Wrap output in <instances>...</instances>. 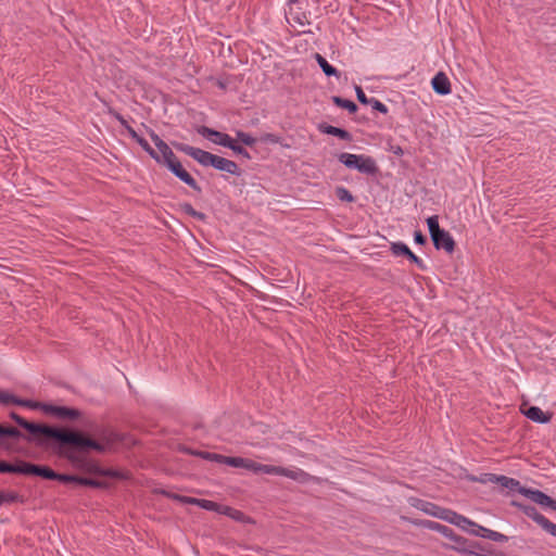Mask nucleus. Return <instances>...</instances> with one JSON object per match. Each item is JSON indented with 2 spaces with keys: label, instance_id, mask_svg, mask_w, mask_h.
I'll use <instances>...</instances> for the list:
<instances>
[{
  "label": "nucleus",
  "instance_id": "30",
  "mask_svg": "<svg viewBox=\"0 0 556 556\" xmlns=\"http://www.w3.org/2000/svg\"><path fill=\"white\" fill-rule=\"evenodd\" d=\"M462 518H463V515H459L456 511L451 510L448 508H444L442 517L440 519L458 527Z\"/></svg>",
  "mask_w": 556,
  "mask_h": 556
},
{
  "label": "nucleus",
  "instance_id": "29",
  "mask_svg": "<svg viewBox=\"0 0 556 556\" xmlns=\"http://www.w3.org/2000/svg\"><path fill=\"white\" fill-rule=\"evenodd\" d=\"M212 141L228 149L235 142V140L228 134L220 132L218 130H216V135H214Z\"/></svg>",
  "mask_w": 556,
  "mask_h": 556
},
{
  "label": "nucleus",
  "instance_id": "46",
  "mask_svg": "<svg viewBox=\"0 0 556 556\" xmlns=\"http://www.w3.org/2000/svg\"><path fill=\"white\" fill-rule=\"evenodd\" d=\"M229 149L232 150L236 154L241 155L244 159H248V160L251 159V155L248 152V150L245 148H243L242 146L238 144L236 141L231 144V147Z\"/></svg>",
  "mask_w": 556,
  "mask_h": 556
},
{
  "label": "nucleus",
  "instance_id": "19",
  "mask_svg": "<svg viewBox=\"0 0 556 556\" xmlns=\"http://www.w3.org/2000/svg\"><path fill=\"white\" fill-rule=\"evenodd\" d=\"M470 534L476 535V536H481V538H484V539H489L491 541L500 542V543L508 541V536L507 535H505L503 533H500V532H496V531H493V530H490V529L484 528V527H482L480 525L477 526V529H472L470 531Z\"/></svg>",
  "mask_w": 556,
  "mask_h": 556
},
{
  "label": "nucleus",
  "instance_id": "49",
  "mask_svg": "<svg viewBox=\"0 0 556 556\" xmlns=\"http://www.w3.org/2000/svg\"><path fill=\"white\" fill-rule=\"evenodd\" d=\"M244 464L245 465H243L242 468L251 470L255 473L260 472V470L257 469L260 467V463H256L250 458H244Z\"/></svg>",
  "mask_w": 556,
  "mask_h": 556
},
{
  "label": "nucleus",
  "instance_id": "42",
  "mask_svg": "<svg viewBox=\"0 0 556 556\" xmlns=\"http://www.w3.org/2000/svg\"><path fill=\"white\" fill-rule=\"evenodd\" d=\"M236 135L237 139L245 146L252 147L256 142V139L254 137L242 130H238Z\"/></svg>",
  "mask_w": 556,
  "mask_h": 556
},
{
  "label": "nucleus",
  "instance_id": "52",
  "mask_svg": "<svg viewBox=\"0 0 556 556\" xmlns=\"http://www.w3.org/2000/svg\"><path fill=\"white\" fill-rule=\"evenodd\" d=\"M179 207H180V210H181L185 214H187V215H189V216L191 215V213H192V212H194L193 206H192L190 203H187V202L179 204Z\"/></svg>",
  "mask_w": 556,
  "mask_h": 556
},
{
  "label": "nucleus",
  "instance_id": "5",
  "mask_svg": "<svg viewBox=\"0 0 556 556\" xmlns=\"http://www.w3.org/2000/svg\"><path fill=\"white\" fill-rule=\"evenodd\" d=\"M307 0H290L286 13L287 21L291 26L299 25L304 27L309 25V12L307 11Z\"/></svg>",
  "mask_w": 556,
  "mask_h": 556
},
{
  "label": "nucleus",
  "instance_id": "23",
  "mask_svg": "<svg viewBox=\"0 0 556 556\" xmlns=\"http://www.w3.org/2000/svg\"><path fill=\"white\" fill-rule=\"evenodd\" d=\"M495 483L501 485L503 489H508L510 491H518L520 488H523L520 482L514 478H509L506 476H498L495 478Z\"/></svg>",
  "mask_w": 556,
  "mask_h": 556
},
{
  "label": "nucleus",
  "instance_id": "12",
  "mask_svg": "<svg viewBox=\"0 0 556 556\" xmlns=\"http://www.w3.org/2000/svg\"><path fill=\"white\" fill-rule=\"evenodd\" d=\"M408 503L416 509H419L425 514L433 516L439 519L442 517L444 510V507H441L434 503L427 502L418 497H409Z\"/></svg>",
  "mask_w": 556,
  "mask_h": 556
},
{
  "label": "nucleus",
  "instance_id": "43",
  "mask_svg": "<svg viewBox=\"0 0 556 556\" xmlns=\"http://www.w3.org/2000/svg\"><path fill=\"white\" fill-rule=\"evenodd\" d=\"M108 114H110L112 117H114L115 119H117L121 125L128 131V127H131L128 122L123 117L122 114H119L116 110H114L113 108L109 106L108 108Z\"/></svg>",
  "mask_w": 556,
  "mask_h": 556
},
{
  "label": "nucleus",
  "instance_id": "56",
  "mask_svg": "<svg viewBox=\"0 0 556 556\" xmlns=\"http://www.w3.org/2000/svg\"><path fill=\"white\" fill-rule=\"evenodd\" d=\"M150 137H151V140L154 142V144L156 146L159 142H162V138L155 134L153 130L150 131Z\"/></svg>",
  "mask_w": 556,
  "mask_h": 556
},
{
  "label": "nucleus",
  "instance_id": "4",
  "mask_svg": "<svg viewBox=\"0 0 556 556\" xmlns=\"http://www.w3.org/2000/svg\"><path fill=\"white\" fill-rule=\"evenodd\" d=\"M433 531H437L441 533L443 536L450 539L454 543L452 548L459 553L469 555L476 554V548L483 551L479 542L469 541L468 539L455 533V531L452 528L444 526L442 523L437 522Z\"/></svg>",
  "mask_w": 556,
  "mask_h": 556
},
{
  "label": "nucleus",
  "instance_id": "34",
  "mask_svg": "<svg viewBox=\"0 0 556 556\" xmlns=\"http://www.w3.org/2000/svg\"><path fill=\"white\" fill-rule=\"evenodd\" d=\"M334 193L337 198L342 202L352 203L356 200L355 197L346 188L341 186L336 188Z\"/></svg>",
  "mask_w": 556,
  "mask_h": 556
},
{
  "label": "nucleus",
  "instance_id": "58",
  "mask_svg": "<svg viewBox=\"0 0 556 556\" xmlns=\"http://www.w3.org/2000/svg\"><path fill=\"white\" fill-rule=\"evenodd\" d=\"M545 531L551 533L553 536H556V523H553L551 521L549 525L547 526V528L545 529Z\"/></svg>",
  "mask_w": 556,
  "mask_h": 556
},
{
  "label": "nucleus",
  "instance_id": "48",
  "mask_svg": "<svg viewBox=\"0 0 556 556\" xmlns=\"http://www.w3.org/2000/svg\"><path fill=\"white\" fill-rule=\"evenodd\" d=\"M355 92H356V98H357L358 102L364 105H368V101L370 98H368L365 94V92L361 86H355Z\"/></svg>",
  "mask_w": 556,
  "mask_h": 556
},
{
  "label": "nucleus",
  "instance_id": "25",
  "mask_svg": "<svg viewBox=\"0 0 556 556\" xmlns=\"http://www.w3.org/2000/svg\"><path fill=\"white\" fill-rule=\"evenodd\" d=\"M219 514L228 516L231 519H233L236 521H240V522H244L248 519L247 515L243 511H241L239 509H236V508H232V507L227 506V505H222L220 506Z\"/></svg>",
  "mask_w": 556,
  "mask_h": 556
},
{
  "label": "nucleus",
  "instance_id": "17",
  "mask_svg": "<svg viewBox=\"0 0 556 556\" xmlns=\"http://www.w3.org/2000/svg\"><path fill=\"white\" fill-rule=\"evenodd\" d=\"M257 469L260 470L261 473L283 476V477L291 478L294 480L298 479V476L300 473H303L302 471L298 472V471H293V470H290L285 467L264 465V464H260V467Z\"/></svg>",
  "mask_w": 556,
  "mask_h": 556
},
{
  "label": "nucleus",
  "instance_id": "2",
  "mask_svg": "<svg viewBox=\"0 0 556 556\" xmlns=\"http://www.w3.org/2000/svg\"><path fill=\"white\" fill-rule=\"evenodd\" d=\"M155 147L159 150V152L155 151L157 160L154 161L156 163L166 166L173 175H175L178 179H180L195 192H202V188L199 186L197 180L184 168L180 161L164 140L159 142Z\"/></svg>",
  "mask_w": 556,
  "mask_h": 556
},
{
  "label": "nucleus",
  "instance_id": "10",
  "mask_svg": "<svg viewBox=\"0 0 556 556\" xmlns=\"http://www.w3.org/2000/svg\"><path fill=\"white\" fill-rule=\"evenodd\" d=\"M24 467L25 476H36L46 480H55V477H58V472L47 465H39L30 462H25Z\"/></svg>",
  "mask_w": 556,
  "mask_h": 556
},
{
  "label": "nucleus",
  "instance_id": "47",
  "mask_svg": "<svg viewBox=\"0 0 556 556\" xmlns=\"http://www.w3.org/2000/svg\"><path fill=\"white\" fill-rule=\"evenodd\" d=\"M197 132L205 138H208V139H213L214 135H216V130L215 129H212L210 127H206V126H199L197 128Z\"/></svg>",
  "mask_w": 556,
  "mask_h": 556
},
{
  "label": "nucleus",
  "instance_id": "16",
  "mask_svg": "<svg viewBox=\"0 0 556 556\" xmlns=\"http://www.w3.org/2000/svg\"><path fill=\"white\" fill-rule=\"evenodd\" d=\"M431 86L434 92L440 96H446L452 91L450 79L443 72H439L434 75L431 80Z\"/></svg>",
  "mask_w": 556,
  "mask_h": 556
},
{
  "label": "nucleus",
  "instance_id": "18",
  "mask_svg": "<svg viewBox=\"0 0 556 556\" xmlns=\"http://www.w3.org/2000/svg\"><path fill=\"white\" fill-rule=\"evenodd\" d=\"M317 128L320 132L338 137L341 140L349 141V142H351L353 140V136L346 129L336 127V126L329 125L327 123L318 124Z\"/></svg>",
  "mask_w": 556,
  "mask_h": 556
},
{
  "label": "nucleus",
  "instance_id": "33",
  "mask_svg": "<svg viewBox=\"0 0 556 556\" xmlns=\"http://www.w3.org/2000/svg\"><path fill=\"white\" fill-rule=\"evenodd\" d=\"M84 486L108 490L111 488V483L105 480H99V479H92V478L86 477Z\"/></svg>",
  "mask_w": 556,
  "mask_h": 556
},
{
  "label": "nucleus",
  "instance_id": "31",
  "mask_svg": "<svg viewBox=\"0 0 556 556\" xmlns=\"http://www.w3.org/2000/svg\"><path fill=\"white\" fill-rule=\"evenodd\" d=\"M22 431L12 426H4L0 424V439L3 438H20Z\"/></svg>",
  "mask_w": 556,
  "mask_h": 556
},
{
  "label": "nucleus",
  "instance_id": "21",
  "mask_svg": "<svg viewBox=\"0 0 556 556\" xmlns=\"http://www.w3.org/2000/svg\"><path fill=\"white\" fill-rule=\"evenodd\" d=\"M128 134L153 160H157L155 150L143 137L139 136L132 127H128Z\"/></svg>",
  "mask_w": 556,
  "mask_h": 556
},
{
  "label": "nucleus",
  "instance_id": "57",
  "mask_svg": "<svg viewBox=\"0 0 556 556\" xmlns=\"http://www.w3.org/2000/svg\"><path fill=\"white\" fill-rule=\"evenodd\" d=\"M391 151L399 156H402L404 154V150L400 146H392Z\"/></svg>",
  "mask_w": 556,
  "mask_h": 556
},
{
  "label": "nucleus",
  "instance_id": "40",
  "mask_svg": "<svg viewBox=\"0 0 556 556\" xmlns=\"http://www.w3.org/2000/svg\"><path fill=\"white\" fill-rule=\"evenodd\" d=\"M18 396L9 393L8 391H0V404L3 405H17Z\"/></svg>",
  "mask_w": 556,
  "mask_h": 556
},
{
  "label": "nucleus",
  "instance_id": "54",
  "mask_svg": "<svg viewBox=\"0 0 556 556\" xmlns=\"http://www.w3.org/2000/svg\"><path fill=\"white\" fill-rule=\"evenodd\" d=\"M85 479H86V477L71 475V483H76L78 485H85Z\"/></svg>",
  "mask_w": 556,
  "mask_h": 556
},
{
  "label": "nucleus",
  "instance_id": "15",
  "mask_svg": "<svg viewBox=\"0 0 556 556\" xmlns=\"http://www.w3.org/2000/svg\"><path fill=\"white\" fill-rule=\"evenodd\" d=\"M525 405H521L520 410L521 413L530 420L538 422V424H547L552 419L551 413H544L540 407L538 406H529L528 408L523 407Z\"/></svg>",
  "mask_w": 556,
  "mask_h": 556
},
{
  "label": "nucleus",
  "instance_id": "6",
  "mask_svg": "<svg viewBox=\"0 0 556 556\" xmlns=\"http://www.w3.org/2000/svg\"><path fill=\"white\" fill-rule=\"evenodd\" d=\"M175 149L191 156L203 166H212L215 154L182 142H173Z\"/></svg>",
  "mask_w": 556,
  "mask_h": 556
},
{
  "label": "nucleus",
  "instance_id": "50",
  "mask_svg": "<svg viewBox=\"0 0 556 556\" xmlns=\"http://www.w3.org/2000/svg\"><path fill=\"white\" fill-rule=\"evenodd\" d=\"M10 418L15 422L21 428H23V426L27 422V419H25L24 417L20 416L17 413L15 412H11L10 413Z\"/></svg>",
  "mask_w": 556,
  "mask_h": 556
},
{
  "label": "nucleus",
  "instance_id": "38",
  "mask_svg": "<svg viewBox=\"0 0 556 556\" xmlns=\"http://www.w3.org/2000/svg\"><path fill=\"white\" fill-rule=\"evenodd\" d=\"M163 494H166L168 497H172L174 500H177L184 504H190V505H197V506H200V500L201 498H197V497H190V496H184V495H178V494H169L167 492H162Z\"/></svg>",
  "mask_w": 556,
  "mask_h": 556
},
{
  "label": "nucleus",
  "instance_id": "45",
  "mask_svg": "<svg viewBox=\"0 0 556 556\" xmlns=\"http://www.w3.org/2000/svg\"><path fill=\"white\" fill-rule=\"evenodd\" d=\"M478 523L463 516L458 528L470 533L472 529H477Z\"/></svg>",
  "mask_w": 556,
  "mask_h": 556
},
{
  "label": "nucleus",
  "instance_id": "14",
  "mask_svg": "<svg viewBox=\"0 0 556 556\" xmlns=\"http://www.w3.org/2000/svg\"><path fill=\"white\" fill-rule=\"evenodd\" d=\"M212 167H214L217 170L226 172L235 176H240L242 173V170L240 169L236 162L216 154L213 159Z\"/></svg>",
  "mask_w": 556,
  "mask_h": 556
},
{
  "label": "nucleus",
  "instance_id": "8",
  "mask_svg": "<svg viewBox=\"0 0 556 556\" xmlns=\"http://www.w3.org/2000/svg\"><path fill=\"white\" fill-rule=\"evenodd\" d=\"M390 251L394 256H403L407 258L410 263L415 264L420 270L427 269V266L424 263V261L420 257H418L415 253H413L408 245L405 244L404 242H392L390 245Z\"/></svg>",
  "mask_w": 556,
  "mask_h": 556
},
{
  "label": "nucleus",
  "instance_id": "27",
  "mask_svg": "<svg viewBox=\"0 0 556 556\" xmlns=\"http://www.w3.org/2000/svg\"><path fill=\"white\" fill-rule=\"evenodd\" d=\"M182 451L187 454L198 456V457L206 459V460L215 462L218 464L220 462L222 454L211 453V452H206V451H194V450H191L188 447L184 448Z\"/></svg>",
  "mask_w": 556,
  "mask_h": 556
},
{
  "label": "nucleus",
  "instance_id": "1",
  "mask_svg": "<svg viewBox=\"0 0 556 556\" xmlns=\"http://www.w3.org/2000/svg\"><path fill=\"white\" fill-rule=\"evenodd\" d=\"M81 425L92 431L93 435L77 428L27 420L22 428L27 434L22 433L18 439H24L38 446L51 447L59 457L66 459L79 471L115 480H127L129 476L126 471L103 468L98 462L88 457L91 451L105 453L112 444L119 441V435L108 428L98 426L94 421L84 420Z\"/></svg>",
  "mask_w": 556,
  "mask_h": 556
},
{
  "label": "nucleus",
  "instance_id": "35",
  "mask_svg": "<svg viewBox=\"0 0 556 556\" xmlns=\"http://www.w3.org/2000/svg\"><path fill=\"white\" fill-rule=\"evenodd\" d=\"M496 477H497V475H495V473L485 472V473H481L479 477L470 476V477H468V479H469V481H472V482H480V483L486 484V483H495Z\"/></svg>",
  "mask_w": 556,
  "mask_h": 556
},
{
  "label": "nucleus",
  "instance_id": "13",
  "mask_svg": "<svg viewBox=\"0 0 556 556\" xmlns=\"http://www.w3.org/2000/svg\"><path fill=\"white\" fill-rule=\"evenodd\" d=\"M431 240L437 250H444L448 254H452L455 251L456 242L451 233L445 229L433 236Z\"/></svg>",
  "mask_w": 556,
  "mask_h": 556
},
{
  "label": "nucleus",
  "instance_id": "28",
  "mask_svg": "<svg viewBox=\"0 0 556 556\" xmlns=\"http://www.w3.org/2000/svg\"><path fill=\"white\" fill-rule=\"evenodd\" d=\"M48 404L49 403L38 402V401H34V400H28V399H21V397H18V402H17L18 406L27 407L30 409H38V410H41L43 414H47Z\"/></svg>",
  "mask_w": 556,
  "mask_h": 556
},
{
  "label": "nucleus",
  "instance_id": "39",
  "mask_svg": "<svg viewBox=\"0 0 556 556\" xmlns=\"http://www.w3.org/2000/svg\"><path fill=\"white\" fill-rule=\"evenodd\" d=\"M406 520L408 522H410L412 525L416 526V527H421V528L429 529V530H432V531H433L434 526L437 523V521L427 520V519L406 518Z\"/></svg>",
  "mask_w": 556,
  "mask_h": 556
},
{
  "label": "nucleus",
  "instance_id": "26",
  "mask_svg": "<svg viewBox=\"0 0 556 556\" xmlns=\"http://www.w3.org/2000/svg\"><path fill=\"white\" fill-rule=\"evenodd\" d=\"M331 100L336 106L344 109L351 114L356 113L358 110V106L352 100H348L339 96L331 97Z\"/></svg>",
  "mask_w": 556,
  "mask_h": 556
},
{
  "label": "nucleus",
  "instance_id": "7",
  "mask_svg": "<svg viewBox=\"0 0 556 556\" xmlns=\"http://www.w3.org/2000/svg\"><path fill=\"white\" fill-rule=\"evenodd\" d=\"M48 416L62 421H75L83 418V412L75 407L60 406L49 403L47 408Z\"/></svg>",
  "mask_w": 556,
  "mask_h": 556
},
{
  "label": "nucleus",
  "instance_id": "53",
  "mask_svg": "<svg viewBox=\"0 0 556 556\" xmlns=\"http://www.w3.org/2000/svg\"><path fill=\"white\" fill-rule=\"evenodd\" d=\"M55 481H59L62 483H71V475L58 472V477H55Z\"/></svg>",
  "mask_w": 556,
  "mask_h": 556
},
{
  "label": "nucleus",
  "instance_id": "55",
  "mask_svg": "<svg viewBox=\"0 0 556 556\" xmlns=\"http://www.w3.org/2000/svg\"><path fill=\"white\" fill-rule=\"evenodd\" d=\"M191 217L198 219V220H201V222H205L207 216L205 213H202V212H199V211H195L191 213L190 215Z\"/></svg>",
  "mask_w": 556,
  "mask_h": 556
},
{
  "label": "nucleus",
  "instance_id": "32",
  "mask_svg": "<svg viewBox=\"0 0 556 556\" xmlns=\"http://www.w3.org/2000/svg\"><path fill=\"white\" fill-rule=\"evenodd\" d=\"M219 464H225V465H228V466L235 467V468H242V466L245 465L243 457L225 456V455L220 456Z\"/></svg>",
  "mask_w": 556,
  "mask_h": 556
},
{
  "label": "nucleus",
  "instance_id": "22",
  "mask_svg": "<svg viewBox=\"0 0 556 556\" xmlns=\"http://www.w3.org/2000/svg\"><path fill=\"white\" fill-rule=\"evenodd\" d=\"M315 60L326 76H328V77L334 76L338 78L340 77V75H341L340 72L334 66L329 64L328 61L321 54L316 53Z\"/></svg>",
  "mask_w": 556,
  "mask_h": 556
},
{
  "label": "nucleus",
  "instance_id": "24",
  "mask_svg": "<svg viewBox=\"0 0 556 556\" xmlns=\"http://www.w3.org/2000/svg\"><path fill=\"white\" fill-rule=\"evenodd\" d=\"M24 502V497L20 495L17 492L0 490V506Z\"/></svg>",
  "mask_w": 556,
  "mask_h": 556
},
{
  "label": "nucleus",
  "instance_id": "11",
  "mask_svg": "<svg viewBox=\"0 0 556 556\" xmlns=\"http://www.w3.org/2000/svg\"><path fill=\"white\" fill-rule=\"evenodd\" d=\"M511 506L517 507L520 509L527 517L531 518L533 521H535L542 529H546L549 525V520L544 517L541 513L538 511V509L533 505L523 504L517 501H511Z\"/></svg>",
  "mask_w": 556,
  "mask_h": 556
},
{
  "label": "nucleus",
  "instance_id": "41",
  "mask_svg": "<svg viewBox=\"0 0 556 556\" xmlns=\"http://www.w3.org/2000/svg\"><path fill=\"white\" fill-rule=\"evenodd\" d=\"M222 504H218L216 502L210 501V500H200V506L201 508L208 510V511H216L219 514Z\"/></svg>",
  "mask_w": 556,
  "mask_h": 556
},
{
  "label": "nucleus",
  "instance_id": "20",
  "mask_svg": "<svg viewBox=\"0 0 556 556\" xmlns=\"http://www.w3.org/2000/svg\"><path fill=\"white\" fill-rule=\"evenodd\" d=\"M26 460L17 459L15 463H9L4 459H0V473H16L24 475Z\"/></svg>",
  "mask_w": 556,
  "mask_h": 556
},
{
  "label": "nucleus",
  "instance_id": "44",
  "mask_svg": "<svg viewBox=\"0 0 556 556\" xmlns=\"http://www.w3.org/2000/svg\"><path fill=\"white\" fill-rule=\"evenodd\" d=\"M368 105H371V108L382 114H387L389 112L386 104H383L381 101H379L376 98H370L368 101Z\"/></svg>",
  "mask_w": 556,
  "mask_h": 556
},
{
  "label": "nucleus",
  "instance_id": "37",
  "mask_svg": "<svg viewBox=\"0 0 556 556\" xmlns=\"http://www.w3.org/2000/svg\"><path fill=\"white\" fill-rule=\"evenodd\" d=\"M427 225L430 233V238L435 236L438 232L443 230V228L439 225V217L437 215H432L427 218Z\"/></svg>",
  "mask_w": 556,
  "mask_h": 556
},
{
  "label": "nucleus",
  "instance_id": "3",
  "mask_svg": "<svg viewBox=\"0 0 556 556\" xmlns=\"http://www.w3.org/2000/svg\"><path fill=\"white\" fill-rule=\"evenodd\" d=\"M338 161L345 167L368 176L376 177L380 173L376 160L369 155L342 152L338 154Z\"/></svg>",
  "mask_w": 556,
  "mask_h": 556
},
{
  "label": "nucleus",
  "instance_id": "9",
  "mask_svg": "<svg viewBox=\"0 0 556 556\" xmlns=\"http://www.w3.org/2000/svg\"><path fill=\"white\" fill-rule=\"evenodd\" d=\"M519 493L523 496L528 497L532 502L543 506V507H549L551 509L556 511V501L542 492L538 489H530V488H520Z\"/></svg>",
  "mask_w": 556,
  "mask_h": 556
},
{
  "label": "nucleus",
  "instance_id": "36",
  "mask_svg": "<svg viewBox=\"0 0 556 556\" xmlns=\"http://www.w3.org/2000/svg\"><path fill=\"white\" fill-rule=\"evenodd\" d=\"M260 141L263 142V143H279L283 147H287L289 148L290 146L289 144H283L282 143V138L276 134H271V132H265L263 134L261 137H260Z\"/></svg>",
  "mask_w": 556,
  "mask_h": 556
},
{
  "label": "nucleus",
  "instance_id": "59",
  "mask_svg": "<svg viewBox=\"0 0 556 556\" xmlns=\"http://www.w3.org/2000/svg\"><path fill=\"white\" fill-rule=\"evenodd\" d=\"M300 33H301V34H313V31H312V30H301Z\"/></svg>",
  "mask_w": 556,
  "mask_h": 556
},
{
  "label": "nucleus",
  "instance_id": "51",
  "mask_svg": "<svg viewBox=\"0 0 556 556\" xmlns=\"http://www.w3.org/2000/svg\"><path fill=\"white\" fill-rule=\"evenodd\" d=\"M414 240L419 245H425L427 243V237L420 230H416L414 232Z\"/></svg>",
  "mask_w": 556,
  "mask_h": 556
}]
</instances>
